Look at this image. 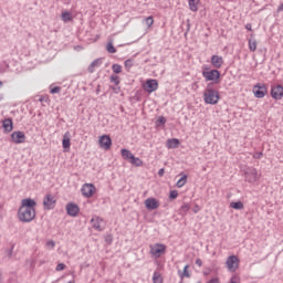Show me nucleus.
I'll use <instances>...</instances> for the list:
<instances>
[{"label": "nucleus", "mask_w": 283, "mask_h": 283, "mask_svg": "<svg viewBox=\"0 0 283 283\" xmlns=\"http://www.w3.org/2000/svg\"><path fill=\"white\" fill-rule=\"evenodd\" d=\"M36 201L34 199H23L18 210V218L20 222H32L36 218Z\"/></svg>", "instance_id": "f257e3e1"}, {"label": "nucleus", "mask_w": 283, "mask_h": 283, "mask_svg": "<svg viewBox=\"0 0 283 283\" xmlns=\"http://www.w3.org/2000/svg\"><path fill=\"white\" fill-rule=\"evenodd\" d=\"M205 103L208 105H218L220 101V93L213 88V83H209L203 93Z\"/></svg>", "instance_id": "f03ea898"}, {"label": "nucleus", "mask_w": 283, "mask_h": 283, "mask_svg": "<svg viewBox=\"0 0 283 283\" xmlns=\"http://www.w3.org/2000/svg\"><path fill=\"white\" fill-rule=\"evenodd\" d=\"M226 266L230 273H235L240 266V259L235 255H230L226 261Z\"/></svg>", "instance_id": "7ed1b4c3"}, {"label": "nucleus", "mask_w": 283, "mask_h": 283, "mask_svg": "<svg viewBox=\"0 0 283 283\" xmlns=\"http://www.w3.org/2000/svg\"><path fill=\"white\" fill-rule=\"evenodd\" d=\"M165 251H167L165 244L156 243L155 245H150V255H153V258H160Z\"/></svg>", "instance_id": "20e7f679"}, {"label": "nucleus", "mask_w": 283, "mask_h": 283, "mask_svg": "<svg viewBox=\"0 0 283 283\" xmlns=\"http://www.w3.org/2000/svg\"><path fill=\"white\" fill-rule=\"evenodd\" d=\"M81 191L84 198H92L96 193V187L93 184H84Z\"/></svg>", "instance_id": "39448f33"}, {"label": "nucleus", "mask_w": 283, "mask_h": 283, "mask_svg": "<svg viewBox=\"0 0 283 283\" xmlns=\"http://www.w3.org/2000/svg\"><path fill=\"white\" fill-rule=\"evenodd\" d=\"M245 180L247 182H258L260 180L258 169L249 168L248 171H245Z\"/></svg>", "instance_id": "423d86ee"}, {"label": "nucleus", "mask_w": 283, "mask_h": 283, "mask_svg": "<svg viewBox=\"0 0 283 283\" xmlns=\"http://www.w3.org/2000/svg\"><path fill=\"white\" fill-rule=\"evenodd\" d=\"M271 96L274 101H282L283 98V86L277 84L271 87Z\"/></svg>", "instance_id": "0eeeda50"}, {"label": "nucleus", "mask_w": 283, "mask_h": 283, "mask_svg": "<svg viewBox=\"0 0 283 283\" xmlns=\"http://www.w3.org/2000/svg\"><path fill=\"white\" fill-rule=\"evenodd\" d=\"M202 76L203 78H206V81H218V78H220V71L218 70L203 71Z\"/></svg>", "instance_id": "6e6552de"}, {"label": "nucleus", "mask_w": 283, "mask_h": 283, "mask_svg": "<svg viewBox=\"0 0 283 283\" xmlns=\"http://www.w3.org/2000/svg\"><path fill=\"white\" fill-rule=\"evenodd\" d=\"M266 85L256 84L254 85L253 93L256 98H264L266 96Z\"/></svg>", "instance_id": "1a4fd4ad"}, {"label": "nucleus", "mask_w": 283, "mask_h": 283, "mask_svg": "<svg viewBox=\"0 0 283 283\" xmlns=\"http://www.w3.org/2000/svg\"><path fill=\"white\" fill-rule=\"evenodd\" d=\"M56 205V199H54V196L46 195L43 199V207L46 211H50V209H54V206Z\"/></svg>", "instance_id": "9d476101"}, {"label": "nucleus", "mask_w": 283, "mask_h": 283, "mask_svg": "<svg viewBox=\"0 0 283 283\" xmlns=\"http://www.w3.org/2000/svg\"><path fill=\"white\" fill-rule=\"evenodd\" d=\"M11 139L15 145H21L22 143H25V134L21 130L13 132L11 134Z\"/></svg>", "instance_id": "9b49d317"}, {"label": "nucleus", "mask_w": 283, "mask_h": 283, "mask_svg": "<svg viewBox=\"0 0 283 283\" xmlns=\"http://www.w3.org/2000/svg\"><path fill=\"white\" fill-rule=\"evenodd\" d=\"M99 147L102 149H105L107 151V149L112 148V138L108 135H103L99 137Z\"/></svg>", "instance_id": "f8f14e48"}, {"label": "nucleus", "mask_w": 283, "mask_h": 283, "mask_svg": "<svg viewBox=\"0 0 283 283\" xmlns=\"http://www.w3.org/2000/svg\"><path fill=\"white\" fill-rule=\"evenodd\" d=\"M144 90L151 94V92H156L158 90V80H147L146 84L144 85Z\"/></svg>", "instance_id": "ddd939ff"}, {"label": "nucleus", "mask_w": 283, "mask_h": 283, "mask_svg": "<svg viewBox=\"0 0 283 283\" xmlns=\"http://www.w3.org/2000/svg\"><path fill=\"white\" fill-rule=\"evenodd\" d=\"M81 211V208L76 203H67L66 205V213L67 216H71L72 218H76L78 216V212Z\"/></svg>", "instance_id": "4468645a"}, {"label": "nucleus", "mask_w": 283, "mask_h": 283, "mask_svg": "<svg viewBox=\"0 0 283 283\" xmlns=\"http://www.w3.org/2000/svg\"><path fill=\"white\" fill-rule=\"evenodd\" d=\"M145 207L149 211H154L155 209H158V207H160V201H158L156 198H148L145 200Z\"/></svg>", "instance_id": "2eb2a0df"}, {"label": "nucleus", "mask_w": 283, "mask_h": 283, "mask_svg": "<svg viewBox=\"0 0 283 283\" xmlns=\"http://www.w3.org/2000/svg\"><path fill=\"white\" fill-rule=\"evenodd\" d=\"M224 64V60L220 55H212L211 56V65L216 67V70H220Z\"/></svg>", "instance_id": "dca6fc26"}, {"label": "nucleus", "mask_w": 283, "mask_h": 283, "mask_svg": "<svg viewBox=\"0 0 283 283\" xmlns=\"http://www.w3.org/2000/svg\"><path fill=\"white\" fill-rule=\"evenodd\" d=\"M91 222L93 223L92 227L95 229V231H103V218L93 217Z\"/></svg>", "instance_id": "f3484780"}, {"label": "nucleus", "mask_w": 283, "mask_h": 283, "mask_svg": "<svg viewBox=\"0 0 283 283\" xmlns=\"http://www.w3.org/2000/svg\"><path fill=\"white\" fill-rule=\"evenodd\" d=\"M101 65H103V60H102V59H96V60H94V61L90 64V66H88V69H87V72H88L90 74H94L96 67H101Z\"/></svg>", "instance_id": "a211bd4d"}, {"label": "nucleus", "mask_w": 283, "mask_h": 283, "mask_svg": "<svg viewBox=\"0 0 283 283\" xmlns=\"http://www.w3.org/2000/svg\"><path fill=\"white\" fill-rule=\"evenodd\" d=\"M2 127L4 129V132L10 133L13 129V125H12V119L11 118H7L2 122Z\"/></svg>", "instance_id": "6ab92c4d"}, {"label": "nucleus", "mask_w": 283, "mask_h": 283, "mask_svg": "<svg viewBox=\"0 0 283 283\" xmlns=\"http://www.w3.org/2000/svg\"><path fill=\"white\" fill-rule=\"evenodd\" d=\"M249 50L250 52H255V50H258V40L253 38V34H251V38L249 39Z\"/></svg>", "instance_id": "aec40b11"}, {"label": "nucleus", "mask_w": 283, "mask_h": 283, "mask_svg": "<svg viewBox=\"0 0 283 283\" xmlns=\"http://www.w3.org/2000/svg\"><path fill=\"white\" fill-rule=\"evenodd\" d=\"M180 145V140L177 138L168 139L167 147L168 149H176Z\"/></svg>", "instance_id": "412c9836"}, {"label": "nucleus", "mask_w": 283, "mask_h": 283, "mask_svg": "<svg viewBox=\"0 0 283 283\" xmlns=\"http://www.w3.org/2000/svg\"><path fill=\"white\" fill-rule=\"evenodd\" d=\"M133 157H134V154H132L129 149L127 148L122 149V158H124V160H128L129 163Z\"/></svg>", "instance_id": "4be33fe9"}, {"label": "nucleus", "mask_w": 283, "mask_h": 283, "mask_svg": "<svg viewBox=\"0 0 283 283\" xmlns=\"http://www.w3.org/2000/svg\"><path fill=\"white\" fill-rule=\"evenodd\" d=\"M70 133H65L64 137H63V140H62V146H63V149L64 151H67L70 149V137L67 136Z\"/></svg>", "instance_id": "5701e85b"}, {"label": "nucleus", "mask_w": 283, "mask_h": 283, "mask_svg": "<svg viewBox=\"0 0 283 283\" xmlns=\"http://www.w3.org/2000/svg\"><path fill=\"white\" fill-rule=\"evenodd\" d=\"M198 3H200V0H189L188 1L189 9L191 10V12H198Z\"/></svg>", "instance_id": "b1692460"}, {"label": "nucleus", "mask_w": 283, "mask_h": 283, "mask_svg": "<svg viewBox=\"0 0 283 283\" xmlns=\"http://www.w3.org/2000/svg\"><path fill=\"white\" fill-rule=\"evenodd\" d=\"M181 178L177 181L176 187H178V189L185 187V185H187V175H184L182 172L180 174Z\"/></svg>", "instance_id": "393cba45"}, {"label": "nucleus", "mask_w": 283, "mask_h": 283, "mask_svg": "<svg viewBox=\"0 0 283 283\" xmlns=\"http://www.w3.org/2000/svg\"><path fill=\"white\" fill-rule=\"evenodd\" d=\"M230 208L240 211V210L244 209V203L242 201H237V202L232 201V202H230Z\"/></svg>", "instance_id": "a878e982"}, {"label": "nucleus", "mask_w": 283, "mask_h": 283, "mask_svg": "<svg viewBox=\"0 0 283 283\" xmlns=\"http://www.w3.org/2000/svg\"><path fill=\"white\" fill-rule=\"evenodd\" d=\"M129 163H130V165H134V167H143V160L134 155L130 158Z\"/></svg>", "instance_id": "bb28decb"}, {"label": "nucleus", "mask_w": 283, "mask_h": 283, "mask_svg": "<svg viewBox=\"0 0 283 283\" xmlns=\"http://www.w3.org/2000/svg\"><path fill=\"white\" fill-rule=\"evenodd\" d=\"M189 209H191V206H189V203H184L179 209L180 216H187Z\"/></svg>", "instance_id": "cd10ccee"}, {"label": "nucleus", "mask_w": 283, "mask_h": 283, "mask_svg": "<svg viewBox=\"0 0 283 283\" xmlns=\"http://www.w3.org/2000/svg\"><path fill=\"white\" fill-rule=\"evenodd\" d=\"M153 282L154 283H163V275L160 272H155L153 275Z\"/></svg>", "instance_id": "c85d7f7f"}, {"label": "nucleus", "mask_w": 283, "mask_h": 283, "mask_svg": "<svg viewBox=\"0 0 283 283\" xmlns=\"http://www.w3.org/2000/svg\"><path fill=\"white\" fill-rule=\"evenodd\" d=\"M62 20L64 21V23H67V21H72V13L64 11L62 13Z\"/></svg>", "instance_id": "c756f323"}, {"label": "nucleus", "mask_w": 283, "mask_h": 283, "mask_svg": "<svg viewBox=\"0 0 283 283\" xmlns=\"http://www.w3.org/2000/svg\"><path fill=\"white\" fill-rule=\"evenodd\" d=\"M106 50L109 54H116V48H114V43L112 41L107 43Z\"/></svg>", "instance_id": "7c9ffc66"}, {"label": "nucleus", "mask_w": 283, "mask_h": 283, "mask_svg": "<svg viewBox=\"0 0 283 283\" xmlns=\"http://www.w3.org/2000/svg\"><path fill=\"white\" fill-rule=\"evenodd\" d=\"M124 66L127 70V72H129L132 70V67H134V60L128 59L124 62Z\"/></svg>", "instance_id": "2f4dec72"}, {"label": "nucleus", "mask_w": 283, "mask_h": 283, "mask_svg": "<svg viewBox=\"0 0 283 283\" xmlns=\"http://www.w3.org/2000/svg\"><path fill=\"white\" fill-rule=\"evenodd\" d=\"M189 265H186L184 268V273H180V277L181 280H185V277H191V274L189 273Z\"/></svg>", "instance_id": "473e14b6"}, {"label": "nucleus", "mask_w": 283, "mask_h": 283, "mask_svg": "<svg viewBox=\"0 0 283 283\" xmlns=\"http://www.w3.org/2000/svg\"><path fill=\"white\" fill-rule=\"evenodd\" d=\"M112 70L115 74H120V72H123V66L119 64H113Z\"/></svg>", "instance_id": "72a5a7b5"}, {"label": "nucleus", "mask_w": 283, "mask_h": 283, "mask_svg": "<svg viewBox=\"0 0 283 283\" xmlns=\"http://www.w3.org/2000/svg\"><path fill=\"white\" fill-rule=\"evenodd\" d=\"M145 23L148 28H151L154 25V17L146 18Z\"/></svg>", "instance_id": "f704fd0d"}, {"label": "nucleus", "mask_w": 283, "mask_h": 283, "mask_svg": "<svg viewBox=\"0 0 283 283\" xmlns=\"http://www.w3.org/2000/svg\"><path fill=\"white\" fill-rule=\"evenodd\" d=\"M229 283H240V275H232Z\"/></svg>", "instance_id": "c9c22d12"}, {"label": "nucleus", "mask_w": 283, "mask_h": 283, "mask_svg": "<svg viewBox=\"0 0 283 283\" xmlns=\"http://www.w3.org/2000/svg\"><path fill=\"white\" fill-rule=\"evenodd\" d=\"M111 81L112 83H114L115 85H119L120 84V80L117 75H113L111 76Z\"/></svg>", "instance_id": "e433bc0d"}, {"label": "nucleus", "mask_w": 283, "mask_h": 283, "mask_svg": "<svg viewBox=\"0 0 283 283\" xmlns=\"http://www.w3.org/2000/svg\"><path fill=\"white\" fill-rule=\"evenodd\" d=\"M169 198L170 200H176V198H178V190H171Z\"/></svg>", "instance_id": "4c0bfd02"}, {"label": "nucleus", "mask_w": 283, "mask_h": 283, "mask_svg": "<svg viewBox=\"0 0 283 283\" xmlns=\"http://www.w3.org/2000/svg\"><path fill=\"white\" fill-rule=\"evenodd\" d=\"M165 123H167V119L165 118V116H159L157 119V125H165Z\"/></svg>", "instance_id": "58836bf2"}, {"label": "nucleus", "mask_w": 283, "mask_h": 283, "mask_svg": "<svg viewBox=\"0 0 283 283\" xmlns=\"http://www.w3.org/2000/svg\"><path fill=\"white\" fill-rule=\"evenodd\" d=\"M65 270V263H59L55 268V271H64Z\"/></svg>", "instance_id": "ea45409f"}, {"label": "nucleus", "mask_w": 283, "mask_h": 283, "mask_svg": "<svg viewBox=\"0 0 283 283\" xmlns=\"http://www.w3.org/2000/svg\"><path fill=\"white\" fill-rule=\"evenodd\" d=\"M262 156H264V154L262 151L253 154V158H255L256 160H260V158H262Z\"/></svg>", "instance_id": "a19ab883"}, {"label": "nucleus", "mask_w": 283, "mask_h": 283, "mask_svg": "<svg viewBox=\"0 0 283 283\" xmlns=\"http://www.w3.org/2000/svg\"><path fill=\"white\" fill-rule=\"evenodd\" d=\"M61 92V87L60 86H55L51 90V94H59Z\"/></svg>", "instance_id": "79ce46f5"}, {"label": "nucleus", "mask_w": 283, "mask_h": 283, "mask_svg": "<svg viewBox=\"0 0 283 283\" xmlns=\"http://www.w3.org/2000/svg\"><path fill=\"white\" fill-rule=\"evenodd\" d=\"M46 247H49L50 249H54V247H56V243L54 241H48Z\"/></svg>", "instance_id": "37998d69"}, {"label": "nucleus", "mask_w": 283, "mask_h": 283, "mask_svg": "<svg viewBox=\"0 0 283 283\" xmlns=\"http://www.w3.org/2000/svg\"><path fill=\"white\" fill-rule=\"evenodd\" d=\"M158 176H159L160 178H163V176H165V168L159 169Z\"/></svg>", "instance_id": "c03bdc74"}, {"label": "nucleus", "mask_w": 283, "mask_h": 283, "mask_svg": "<svg viewBox=\"0 0 283 283\" xmlns=\"http://www.w3.org/2000/svg\"><path fill=\"white\" fill-rule=\"evenodd\" d=\"M193 213H198L200 211V206L196 205L192 209Z\"/></svg>", "instance_id": "a18cd8bd"}, {"label": "nucleus", "mask_w": 283, "mask_h": 283, "mask_svg": "<svg viewBox=\"0 0 283 283\" xmlns=\"http://www.w3.org/2000/svg\"><path fill=\"white\" fill-rule=\"evenodd\" d=\"M245 30H248L249 32H251V30H253V27L251 25V23H248L245 25Z\"/></svg>", "instance_id": "49530a36"}, {"label": "nucleus", "mask_w": 283, "mask_h": 283, "mask_svg": "<svg viewBox=\"0 0 283 283\" xmlns=\"http://www.w3.org/2000/svg\"><path fill=\"white\" fill-rule=\"evenodd\" d=\"M276 12H283V3L277 7Z\"/></svg>", "instance_id": "de8ad7c7"}, {"label": "nucleus", "mask_w": 283, "mask_h": 283, "mask_svg": "<svg viewBox=\"0 0 283 283\" xmlns=\"http://www.w3.org/2000/svg\"><path fill=\"white\" fill-rule=\"evenodd\" d=\"M208 283H220V280L219 279H212Z\"/></svg>", "instance_id": "09e8293b"}, {"label": "nucleus", "mask_w": 283, "mask_h": 283, "mask_svg": "<svg viewBox=\"0 0 283 283\" xmlns=\"http://www.w3.org/2000/svg\"><path fill=\"white\" fill-rule=\"evenodd\" d=\"M196 264H198L199 266H202V260L201 259H197L196 260Z\"/></svg>", "instance_id": "8fccbe9b"}, {"label": "nucleus", "mask_w": 283, "mask_h": 283, "mask_svg": "<svg viewBox=\"0 0 283 283\" xmlns=\"http://www.w3.org/2000/svg\"><path fill=\"white\" fill-rule=\"evenodd\" d=\"M0 87H3V82L2 81H0Z\"/></svg>", "instance_id": "3c124183"}, {"label": "nucleus", "mask_w": 283, "mask_h": 283, "mask_svg": "<svg viewBox=\"0 0 283 283\" xmlns=\"http://www.w3.org/2000/svg\"><path fill=\"white\" fill-rule=\"evenodd\" d=\"M0 101H3V96L2 95H0Z\"/></svg>", "instance_id": "603ef678"}, {"label": "nucleus", "mask_w": 283, "mask_h": 283, "mask_svg": "<svg viewBox=\"0 0 283 283\" xmlns=\"http://www.w3.org/2000/svg\"><path fill=\"white\" fill-rule=\"evenodd\" d=\"M203 275H209V273H207V272H203Z\"/></svg>", "instance_id": "864d4df0"}, {"label": "nucleus", "mask_w": 283, "mask_h": 283, "mask_svg": "<svg viewBox=\"0 0 283 283\" xmlns=\"http://www.w3.org/2000/svg\"><path fill=\"white\" fill-rule=\"evenodd\" d=\"M2 280H3V279L1 277V274H0V283L2 282Z\"/></svg>", "instance_id": "5fc2aeb1"}, {"label": "nucleus", "mask_w": 283, "mask_h": 283, "mask_svg": "<svg viewBox=\"0 0 283 283\" xmlns=\"http://www.w3.org/2000/svg\"><path fill=\"white\" fill-rule=\"evenodd\" d=\"M69 283H73L72 281H70Z\"/></svg>", "instance_id": "6e6d98bb"}, {"label": "nucleus", "mask_w": 283, "mask_h": 283, "mask_svg": "<svg viewBox=\"0 0 283 283\" xmlns=\"http://www.w3.org/2000/svg\"><path fill=\"white\" fill-rule=\"evenodd\" d=\"M179 283H182V281H180Z\"/></svg>", "instance_id": "4d7b16f0"}, {"label": "nucleus", "mask_w": 283, "mask_h": 283, "mask_svg": "<svg viewBox=\"0 0 283 283\" xmlns=\"http://www.w3.org/2000/svg\"><path fill=\"white\" fill-rule=\"evenodd\" d=\"M198 283H200V282H198Z\"/></svg>", "instance_id": "13d9d810"}]
</instances>
